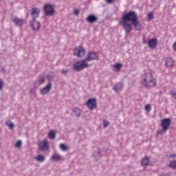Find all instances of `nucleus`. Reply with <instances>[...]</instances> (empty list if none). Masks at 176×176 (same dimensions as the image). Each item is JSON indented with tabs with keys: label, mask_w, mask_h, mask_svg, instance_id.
Listing matches in <instances>:
<instances>
[{
	"label": "nucleus",
	"mask_w": 176,
	"mask_h": 176,
	"mask_svg": "<svg viewBox=\"0 0 176 176\" xmlns=\"http://www.w3.org/2000/svg\"><path fill=\"white\" fill-rule=\"evenodd\" d=\"M138 19L137 13L134 11H130L122 16L119 25H122L126 34H130L133 31V26H131V24L129 21L133 23Z\"/></svg>",
	"instance_id": "1"
},
{
	"label": "nucleus",
	"mask_w": 176,
	"mask_h": 176,
	"mask_svg": "<svg viewBox=\"0 0 176 176\" xmlns=\"http://www.w3.org/2000/svg\"><path fill=\"white\" fill-rule=\"evenodd\" d=\"M98 58V54L96 52H88L85 60L78 61L75 63L73 69L75 71H82L85 68H89L91 65H89V61H94Z\"/></svg>",
	"instance_id": "2"
},
{
	"label": "nucleus",
	"mask_w": 176,
	"mask_h": 176,
	"mask_svg": "<svg viewBox=\"0 0 176 176\" xmlns=\"http://www.w3.org/2000/svg\"><path fill=\"white\" fill-rule=\"evenodd\" d=\"M142 86L147 88L155 87L157 83L156 78L153 77L152 72L146 73L142 76L140 81Z\"/></svg>",
	"instance_id": "3"
},
{
	"label": "nucleus",
	"mask_w": 176,
	"mask_h": 176,
	"mask_svg": "<svg viewBox=\"0 0 176 176\" xmlns=\"http://www.w3.org/2000/svg\"><path fill=\"white\" fill-rule=\"evenodd\" d=\"M86 106L91 111L96 109L97 108V100L96 98H89L86 102Z\"/></svg>",
	"instance_id": "4"
},
{
	"label": "nucleus",
	"mask_w": 176,
	"mask_h": 176,
	"mask_svg": "<svg viewBox=\"0 0 176 176\" xmlns=\"http://www.w3.org/2000/svg\"><path fill=\"white\" fill-rule=\"evenodd\" d=\"M171 124V120L170 118H165L162 120L161 126L162 127V131H167L168 130V127Z\"/></svg>",
	"instance_id": "5"
},
{
	"label": "nucleus",
	"mask_w": 176,
	"mask_h": 176,
	"mask_svg": "<svg viewBox=\"0 0 176 176\" xmlns=\"http://www.w3.org/2000/svg\"><path fill=\"white\" fill-rule=\"evenodd\" d=\"M85 53V48L82 46L77 47L74 50V54L77 57H83Z\"/></svg>",
	"instance_id": "6"
},
{
	"label": "nucleus",
	"mask_w": 176,
	"mask_h": 176,
	"mask_svg": "<svg viewBox=\"0 0 176 176\" xmlns=\"http://www.w3.org/2000/svg\"><path fill=\"white\" fill-rule=\"evenodd\" d=\"M44 12L47 16H52L54 13V8L50 4H47L44 6Z\"/></svg>",
	"instance_id": "7"
},
{
	"label": "nucleus",
	"mask_w": 176,
	"mask_h": 176,
	"mask_svg": "<svg viewBox=\"0 0 176 176\" xmlns=\"http://www.w3.org/2000/svg\"><path fill=\"white\" fill-rule=\"evenodd\" d=\"M38 146L41 151H47L49 149V142L46 139H44L38 144Z\"/></svg>",
	"instance_id": "8"
},
{
	"label": "nucleus",
	"mask_w": 176,
	"mask_h": 176,
	"mask_svg": "<svg viewBox=\"0 0 176 176\" xmlns=\"http://www.w3.org/2000/svg\"><path fill=\"white\" fill-rule=\"evenodd\" d=\"M157 45V39L156 38H152L148 41V46L151 49H153V50L156 49Z\"/></svg>",
	"instance_id": "9"
},
{
	"label": "nucleus",
	"mask_w": 176,
	"mask_h": 176,
	"mask_svg": "<svg viewBox=\"0 0 176 176\" xmlns=\"http://www.w3.org/2000/svg\"><path fill=\"white\" fill-rule=\"evenodd\" d=\"M31 27L34 31H38L41 28V23L35 20L31 23Z\"/></svg>",
	"instance_id": "10"
},
{
	"label": "nucleus",
	"mask_w": 176,
	"mask_h": 176,
	"mask_svg": "<svg viewBox=\"0 0 176 176\" xmlns=\"http://www.w3.org/2000/svg\"><path fill=\"white\" fill-rule=\"evenodd\" d=\"M50 89H52V84L48 83L44 88L41 89V94L43 96L45 94H47L49 91H50Z\"/></svg>",
	"instance_id": "11"
},
{
	"label": "nucleus",
	"mask_w": 176,
	"mask_h": 176,
	"mask_svg": "<svg viewBox=\"0 0 176 176\" xmlns=\"http://www.w3.org/2000/svg\"><path fill=\"white\" fill-rule=\"evenodd\" d=\"M132 24L135 27V30H136V31H140L142 28V26L141 25V23L140 22L138 19H136L135 21L132 22Z\"/></svg>",
	"instance_id": "12"
},
{
	"label": "nucleus",
	"mask_w": 176,
	"mask_h": 176,
	"mask_svg": "<svg viewBox=\"0 0 176 176\" xmlns=\"http://www.w3.org/2000/svg\"><path fill=\"white\" fill-rule=\"evenodd\" d=\"M12 21L16 25H18L19 27H21V25L24 24V20L19 18H14Z\"/></svg>",
	"instance_id": "13"
},
{
	"label": "nucleus",
	"mask_w": 176,
	"mask_h": 176,
	"mask_svg": "<svg viewBox=\"0 0 176 176\" xmlns=\"http://www.w3.org/2000/svg\"><path fill=\"white\" fill-rule=\"evenodd\" d=\"M34 160L38 162V163H43L45 160H46V157L43 155H38L37 156L34 157Z\"/></svg>",
	"instance_id": "14"
},
{
	"label": "nucleus",
	"mask_w": 176,
	"mask_h": 176,
	"mask_svg": "<svg viewBox=\"0 0 176 176\" xmlns=\"http://www.w3.org/2000/svg\"><path fill=\"white\" fill-rule=\"evenodd\" d=\"M87 21L91 23H96L97 21V16L93 14L89 15L87 18Z\"/></svg>",
	"instance_id": "15"
},
{
	"label": "nucleus",
	"mask_w": 176,
	"mask_h": 176,
	"mask_svg": "<svg viewBox=\"0 0 176 176\" xmlns=\"http://www.w3.org/2000/svg\"><path fill=\"white\" fill-rule=\"evenodd\" d=\"M32 16L34 20H35V19L38 17V16H39V9H38V8L32 9Z\"/></svg>",
	"instance_id": "16"
},
{
	"label": "nucleus",
	"mask_w": 176,
	"mask_h": 176,
	"mask_svg": "<svg viewBox=\"0 0 176 176\" xmlns=\"http://www.w3.org/2000/svg\"><path fill=\"white\" fill-rule=\"evenodd\" d=\"M172 65H174V60L171 58H168L166 61V67L171 68Z\"/></svg>",
	"instance_id": "17"
},
{
	"label": "nucleus",
	"mask_w": 176,
	"mask_h": 176,
	"mask_svg": "<svg viewBox=\"0 0 176 176\" xmlns=\"http://www.w3.org/2000/svg\"><path fill=\"white\" fill-rule=\"evenodd\" d=\"M123 89V84L122 83H118L115 87H113V90L116 91V93H119Z\"/></svg>",
	"instance_id": "18"
},
{
	"label": "nucleus",
	"mask_w": 176,
	"mask_h": 176,
	"mask_svg": "<svg viewBox=\"0 0 176 176\" xmlns=\"http://www.w3.org/2000/svg\"><path fill=\"white\" fill-rule=\"evenodd\" d=\"M51 160H53L54 162H58V160H61V155L54 154L51 157Z\"/></svg>",
	"instance_id": "19"
},
{
	"label": "nucleus",
	"mask_w": 176,
	"mask_h": 176,
	"mask_svg": "<svg viewBox=\"0 0 176 176\" xmlns=\"http://www.w3.org/2000/svg\"><path fill=\"white\" fill-rule=\"evenodd\" d=\"M48 137L51 140H54L56 138V131H50L48 133Z\"/></svg>",
	"instance_id": "20"
},
{
	"label": "nucleus",
	"mask_w": 176,
	"mask_h": 176,
	"mask_svg": "<svg viewBox=\"0 0 176 176\" xmlns=\"http://www.w3.org/2000/svg\"><path fill=\"white\" fill-rule=\"evenodd\" d=\"M149 164V158L148 157H144L142 160V165L146 166Z\"/></svg>",
	"instance_id": "21"
},
{
	"label": "nucleus",
	"mask_w": 176,
	"mask_h": 176,
	"mask_svg": "<svg viewBox=\"0 0 176 176\" xmlns=\"http://www.w3.org/2000/svg\"><path fill=\"white\" fill-rule=\"evenodd\" d=\"M122 67H123V65L122 63H117L114 65V68L116 71H120Z\"/></svg>",
	"instance_id": "22"
},
{
	"label": "nucleus",
	"mask_w": 176,
	"mask_h": 176,
	"mask_svg": "<svg viewBox=\"0 0 176 176\" xmlns=\"http://www.w3.org/2000/svg\"><path fill=\"white\" fill-rule=\"evenodd\" d=\"M74 112L76 116H80V109H79L78 108H74Z\"/></svg>",
	"instance_id": "23"
},
{
	"label": "nucleus",
	"mask_w": 176,
	"mask_h": 176,
	"mask_svg": "<svg viewBox=\"0 0 176 176\" xmlns=\"http://www.w3.org/2000/svg\"><path fill=\"white\" fill-rule=\"evenodd\" d=\"M6 125L11 130H13L14 129V124L13 122H6Z\"/></svg>",
	"instance_id": "24"
},
{
	"label": "nucleus",
	"mask_w": 176,
	"mask_h": 176,
	"mask_svg": "<svg viewBox=\"0 0 176 176\" xmlns=\"http://www.w3.org/2000/svg\"><path fill=\"white\" fill-rule=\"evenodd\" d=\"M60 148L61 149V151H68V146H67V145L64 144H60Z\"/></svg>",
	"instance_id": "25"
},
{
	"label": "nucleus",
	"mask_w": 176,
	"mask_h": 176,
	"mask_svg": "<svg viewBox=\"0 0 176 176\" xmlns=\"http://www.w3.org/2000/svg\"><path fill=\"white\" fill-rule=\"evenodd\" d=\"M169 167L171 168L175 169L176 168V161H173L169 164Z\"/></svg>",
	"instance_id": "26"
},
{
	"label": "nucleus",
	"mask_w": 176,
	"mask_h": 176,
	"mask_svg": "<svg viewBox=\"0 0 176 176\" xmlns=\"http://www.w3.org/2000/svg\"><path fill=\"white\" fill-rule=\"evenodd\" d=\"M145 109L147 112H150L152 110V106L151 104H147L145 106Z\"/></svg>",
	"instance_id": "27"
},
{
	"label": "nucleus",
	"mask_w": 176,
	"mask_h": 176,
	"mask_svg": "<svg viewBox=\"0 0 176 176\" xmlns=\"http://www.w3.org/2000/svg\"><path fill=\"white\" fill-rule=\"evenodd\" d=\"M147 19H148V20H152V19H153V14L152 12H149L147 14Z\"/></svg>",
	"instance_id": "28"
},
{
	"label": "nucleus",
	"mask_w": 176,
	"mask_h": 176,
	"mask_svg": "<svg viewBox=\"0 0 176 176\" xmlns=\"http://www.w3.org/2000/svg\"><path fill=\"white\" fill-rule=\"evenodd\" d=\"M15 146L16 148H20L21 146V141L16 142Z\"/></svg>",
	"instance_id": "29"
},
{
	"label": "nucleus",
	"mask_w": 176,
	"mask_h": 176,
	"mask_svg": "<svg viewBox=\"0 0 176 176\" xmlns=\"http://www.w3.org/2000/svg\"><path fill=\"white\" fill-rule=\"evenodd\" d=\"M103 123H104V127H108V126H109V122L107 120H104Z\"/></svg>",
	"instance_id": "30"
},
{
	"label": "nucleus",
	"mask_w": 176,
	"mask_h": 176,
	"mask_svg": "<svg viewBox=\"0 0 176 176\" xmlns=\"http://www.w3.org/2000/svg\"><path fill=\"white\" fill-rule=\"evenodd\" d=\"M39 83L40 85H42L43 83H45V78L42 77L40 80H39Z\"/></svg>",
	"instance_id": "31"
},
{
	"label": "nucleus",
	"mask_w": 176,
	"mask_h": 176,
	"mask_svg": "<svg viewBox=\"0 0 176 176\" xmlns=\"http://www.w3.org/2000/svg\"><path fill=\"white\" fill-rule=\"evenodd\" d=\"M74 14H76V16H78L79 15V10H74Z\"/></svg>",
	"instance_id": "32"
},
{
	"label": "nucleus",
	"mask_w": 176,
	"mask_h": 176,
	"mask_svg": "<svg viewBox=\"0 0 176 176\" xmlns=\"http://www.w3.org/2000/svg\"><path fill=\"white\" fill-rule=\"evenodd\" d=\"M173 50L174 52H176V42H175L173 45Z\"/></svg>",
	"instance_id": "33"
},
{
	"label": "nucleus",
	"mask_w": 176,
	"mask_h": 176,
	"mask_svg": "<svg viewBox=\"0 0 176 176\" xmlns=\"http://www.w3.org/2000/svg\"><path fill=\"white\" fill-rule=\"evenodd\" d=\"M172 97H175V98L176 99V92L172 91L170 93Z\"/></svg>",
	"instance_id": "34"
},
{
	"label": "nucleus",
	"mask_w": 176,
	"mask_h": 176,
	"mask_svg": "<svg viewBox=\"0 0 176 176\" xmlns=\"http://www.w3.org/2000/svg\"><path fill=\"white\" fill-rule=\"evenodd\" d=\"M3 87V82H2V80H0V90L1 89H2Z\"/></svg>",
	"instance_id": "35"
},
{
	"label": "nucleus",
	"mask_w": 176,
	"mask_h": 176,
	"mask_svg": "<svg viewBox=\"0 0 176 176\" xmlns=\"http://www.w3.org/2000/svg\"><path fill=\"white\" fill-rule=\"evenodd\" d=\"M47 78L48 79V80H53V76H47Z\"/></svg>",
	"instance_id": "36"
},
{
	"label": "nucleus",
	"mask_w": 176,
	"mask_h": 176,
	"mask_svg": "<svg viewBox=\"0 0 176 176\" xmlns=\"http://www.w3.org/2000/svg\"><path fill=\"white\" fill-rule=\"evenodd\" d=\"M113 0H106V2L107 3H112V1H113Z\"/></svg>",
	"instance_id": "37"
},
{
	"label": "nucleus",
	"mask_w": 176,
	"mask_h": 176,
	"mask_svg": "<svg viewBox=\"0 0 176 176\" xmlns=\"http://www.w3.org/2000/svg\"><path fill=\"white\" fill-rule=\"evenodd\" d=\"M68 72L67 70H62V74H67Z\"/></svg>",
	"instance_id": "38"
},
{
	"label": "nucleus",
	"mask_w": 176,
	"mask_h": 176,
	"mask_svg": "<svg viewBox=\"0 0 176 176\" xmlns=\"http://www.w3.org/2000/svg\"><path fill=\"white\" fill-rule=\"evenodd\" d=\"M170 157H176V155L175 154H173L170 156Z\"/></svg>",
	"instance_id": "39"
}]
</instances>
